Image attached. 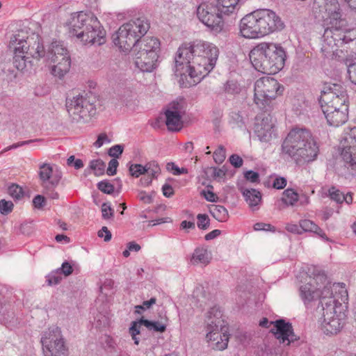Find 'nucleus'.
<instances>
[{
    "mask_svg": "<svg viewBox=\"0 0 356 356\" xmlns=\"http://www.w3.org/2000/svg\"><path fill=\"white\" fill-rule=\"evenodd\" d=\"M45 60L53 63L51 74L63 78L70 70L71 59L68 50L60 42H53L48 48Z\"/></svg>",
    "mask_w": 356,
    "mask_h": 356,
    "instance_id": "ddd939ff",
    "label": "nucleus"
},
{
    "mask_svg": "<svg viewBox=\"0 0 356 356\" xmlns=\"http://www.w3.org/2000/svg\"><path fill=\"white\" fill-rule=\"evenodd\" d=\"M145 170H147L146 173L148 175H151L152 177H156L161 171L158 163L155 161H152L146 163Z\"/></svg>",
    "mask_w": 356,
    "mask_h": 356,
    "instance_id": "72a5a7b5",
    "label": "nucleus"
},
{
    "mask_svg": "<svg viewBox=\"0 0 356 356\" xmlns=\"http://www.w3.org/2000/svg\"><path fill=\"white\" fill-rule=\"evenodd\" d=\"M225 149L220 145L213 153V159L216 163H221L225 159Z\"/></svg>",
    "mask_w": 356,
    "mask_h": 356,
    "instance_id": "37998d69",
    "label": "nucleus"
},
{
    "mask_svg": "<svg viewBox=\"0 0 356 356\" xmlns=\"http://www.w3.org/2000/svg\"><path fill=\"white\" fill-rule=\"evenodd\" d=\"M140 323H143V325L145 326L149 330L163 332L166 330V323L163 321H152L142 318L140 319Z\"/></svg>",
    "mask_w": 356,
    "mask_h": 356,
    "instance_id": "c85d7f7f",
    "label": "nucleus"
},
{
    "mask_svg": "<svg viewBox=\"0 0 356 356\" xmlns=\"http://www.w3.org/2000/svg\"><path fill=\"white\" fill-rule=\"evenodd\" d=\"M329 196L330 197L339 204H341L344 201V194L342 193L339 189L336 187H331L329 191Z\"/></svg>",
    "mask_w": 356,
    "mask_h": 356,
    "instance_id": "f704fd0d",
    "label": "nucleus"
},
{
    "mask_svg": "<svg viewBox=\"0 0 356 356\" xmlns=\"http://www.w3.org/2000/svg\"><path fill=\"white\" fill-rule=\"evenodd\" d=\"M254 103L261 109H265L273 99L283 91L278 81L269 76L259 79L254 83Z\"/></svg>",
    "mask_w": 356,
    "mask_h": 356,
    "instance_id": "4468645a",
    "label": "nucleus"
},
{
    "mask_svg": "<svg viewBox=\"0 0 356 356\" xmlns=\"http://www.w3.org/2000/svg\"><path fill=\"white\" fill-rule=\"evenodd\" d=\"M129 170L131 175L135 177H138L140 175H144L147 171V170H145V165L143 166L140 164L131 165Z\"/></svg>",
    "mask_w": 356,
    "mask_h": 356,
    "instance_id": "ea45409f",
    "label": "nucleus"
},
{
    "mask_svg": "<svg viewBox=\"0 0 356 356\" xmlns=\"http://www.w3.org/2000/svg\"><path fill=\"white\" fill-rule=\"evenodd\" d=\"M203 195L207 201L216 202V195L212 191H203Z\"/></svg>",
    "mask_w": 356,
    "mask_h": 356,
    "instance_id": "774afa93",
    "label": "nucleus"
},
{
    "mask_svg": "<svg viewBox=\"0 0 356 356\" xmlns=\"http://www.w3.org/2000/svg\"><path fill=\"white\" fill-rule=\"evenodd\" d=\"M230 163L235 168H240L243 165V159L237 154H233L229 157Z\"/></svg>",
    "mask_w": 356,
    "mask_h": 356,
    "instance_id": "6e6d98bb",
    "label": "nucleus"
},
{
    "mask_svg": "<svg viewBox=\"0 0 356 356\" xmlns=\"http://www.w3.org/2000/svg\"><path fill=\"white\" fill-rule=\"evenodd\" d=\"M118 166V161L113 159L108 163V167L107 168L106 172L108 175H114L116 174L117 168Z\"/></svg>",
    "mask_w": 356,
    "mask_h": 356,
    "instance_id": "3c124183",
    "label": "nucleus"
},
{
    "mask_svg": "<svg viewBox=\"0 0 356 356\" xmlns=\"http://www.w3.org/2000/svg\"><path fill=\"white\" fill-rule=\"evenodd\" d=\"M320 8L326 13L325 29L322 37L321 52L325 57L332 58L338 50L339 44L343 43L344 35L341 30L347 26L346 19L342 17L341 9L338 0H315L314 8Z\"/></svg>",
    "mask_w": 356,
    "mask_h": 356,
    "instance_id": "f03ea898",
    "label": "nucleus"
},
{
    "mask_svg": "<svg viewBox=\"0 0 356 356\" xmlns=\"http://www.w3.org/2000/svg\"><path fill=\"white\" fill-rule=\"evenodd\" d=\"M149 27V22L145 17L132 19L119 28L112 36L113 41L121 50L128 51L135 47Z\"/></svg>",
    "mask_w": 356,
    "mask_h": 356,
    "instance_id": "1a4fd4ad",
    "label": "nucleus"
},
{
    "mask_svg": "<svg viewBox=\"0 0 356 356\" xmlns=\"http://www.w3.org/2000/svg\"><path fill=\"white\" fill-rule=\"evenodd\" d=\"M282 152L289 156L297 165H304L314 161L319 147L311 131L305 128L292 129L285 138Z\"/></svg>",
    "mask_w": 356,
    "mask_h": 356,
    "instance_id": "7ed1b4c3",
    "label": "nucleus"
},
{
    "mask_svg": "<svg viewBox=\"0 0 356 356\" xmlns=\"http://www.w3.org/2000/svg\"><path fill=\"white\" fill-rule=\"evenodd\" d=\"M239 190L251 210L253 211L258 210L262 201L261 193L253 188L247 189L241 187Z\"/></svg>",
    "mask_w": 356,
    "mask_h": 356,
    "instance_id": "5701e85b",
    "label": "nucleus"
},
{
    "mask_svg": "<svg viewBox=\"0 0 356 356\" xmlns=\"http://www.w3.org/2000/svg\"><path fill=\"white\" fill-rule=\"evenodd\" d=\"M239 0H218V3L222 7L225 15L232 13Z\"/></svg>",
    "mask_w": 356,
    "mask_h": 356,
    "instance_id": "2f4dec72",
    "label": "nucleus"
},
{
    "mask_svg": "<svg viewBox=\"0 0 356 356\" xmlns=\"http://www.w3.org/2000/svg\"><path fill=\"white\" fill-rule=\"evenodd\" d=\"M286 229L289 232H291V233H293V234H302V231L300 230V225H297L296 224H287L286 226Z\"/></svg>",
    "mask_w": 356,
    "mask_h": 356,
    "instance_id": "052dcab7",
    "label": "nucleus"
},
{
    "mask_svg": "<svg viewBox=\"0 0 356 356\" xmlns=\"http://www.w3.org/2000/svg\"><path fill=\"white\" fill-rule=\"evenodd\" d=\"M222 7L217 2H203L197 8L200 21L216 32H220L224 26Z\"/></svg>",
    "mask_w": 356,
    "mask_h": 356,
    "instance_id": "dca6fc26",
    "label": "nucleus"
},
{
    "mask_svg": "<svg viewBox=\"0 0 356 356\" xmlns=\"http://www.w3.org/2000/svg\"><path fill=\"white\" fill-rule=\"evenodd\" d=\"M244 177L246 180L250 181L252 183H259V175L258 172H254L252 170L247 171L244 173Z\"/></svg>",
    "mask_w": 356,
    "mask_h": 356,
    "instance_id": "49530a36",
    "label": "nucleus"
},
{
    "mask_svg": "<svg viewBox=\"0 0 356 356\" xmlns=\"http://www.w3.org/2000/svg\"><path fill=\"white\" fill-rule=\"evenodd\" d=\"M61 280V277L58 275H51L48 277V284L49 285H56L60 283Z\"/></svg>",
    "mask_w": 356,
    "mask_h": 356,
    "instance_id": "69168bd1",
    "label": "nucleus"
},
{
    "mask_svg": "<svg viewBox=\"0 0 356 356\" xmlns=\"http://www.w3.org/2000/svg\"><path fill=\"white\" fill-rule=\"evenodd\" d=\"M348 95L340 84L326 83L321 90L319 102L327 122L339 127L348 119Z\"/></svg>",
    "mask_w": 356,
    "mask_h": 356,
    "instance_id": "20e7f679",
    "label": "nucleus"
},
{
    "mask_svg": "<svg viewBox=\"0 0 356 356\" xmlns=\"http://www.w3.org/2000/svg\"><path fill=\"white\" fill-rule=\"evenodd\" d=\"M209 327V331H207L206 339L209 346L216 350H223L227 348L229 337L226 334V330L223 327L219 328L218 330H211Z\"/></svg>",
    "mask_w": 356,
    "mask_h": 356,
    "instance_id": "4be33fe9",
    "label": "nucleus"
},
{
    "mask_svg": "<svg viewBox=\"0 0 356 356\" xmlns=\"http://www.w3.org/2000/svg\"><path fill=\"white\" fill-rule=\"evenodd\" d=\"M166 169L168 171L172 173L174 175H180L181 174H187L188 169L185 168H179L173 162H169L166 164Z\"/></svg>",
    "mask_w": 356,
    "mask_h": 356,
    "instance_id": "4c0bfd02",
    "label": "nucleus"
},
{
    "mask_svg": "<svg viewBox=\"0 0 356 356\" xmlns=\"http://www.w3.org/2000/svg\"><path fill=\"white\" fill-rule=\"evenodd\" d=\"M102 218L108 220L113 217L114 211L108 203H103L101 208Z\"/></svg>",
    "mask_w": 356,
    "mask_h": 356,
    "instance_id": "79ce46f5",
    "label": "nucleus"
},
{
    "mask_svg": "<svg viewBox=\"0 0 356 356\" xmlns=\"http://www.w3.org/2000/svg\"><path fill=\"white\" fill-rule=\"evenodd\" d=\"M334 299H329L328 302H322L323 321L321 328L326 334H336L343 326L344 314L337 309L341 307V302L345 303L348 300L347 291L342 289ZM325 296H323L325 301Z\"/></svg>",
    "mask_w": 356,
    "mask_h": 356,
    "instance_id": "9d476101",
    "label": "nucleus"
},
{
    "mask_svg": "<svg viewBox=\"0 0 356 356\" xmlns=\"http://www.w3.org/2000/svg\"><path fill=\"white\" fill-rule=\"evenodd\" d=\"M161 44L158 38L147 37L136 44L134 49V61L143 72H152L157 67Z\"/></svg>",
    "mask_w": 356,
    "mask_h": 356,
    "instance_id": "f8f14e48",
    "label": "nucleus"
},
{
    "mask_svg": "<svg viewBox=\"0 0 356 356\" xmlns=\"http://www.w3.org/2000/svg\"><path fill=\"white\" fill-rule=\"evenodd\" d=\"M142 325L143 323H140V320L138 321H133L129 328V334L131 335L134 343L136 345L139 343V339L136 336L140 334V328Z\"/></svg>",
    "mask_w": 356,
    "mask_h": 356,
    "instance_id": "c9c22d12",
    "label": "nucleus"
},
{
    "mask_svg": "<svg viewBox=\"0 0 356 356\" xmlns=\"http://www.w3.org/2000/svg\"><path fill=\"white\" fill-rule=\"evenodd\" d=\"M197 218V227L202 229H206L209 225V218L206 214H198Z\"/></svg>",
    "mask_w": 356,
    "mask_h": 356,
    "instance_id": "c03bdc74",
    "label": "nucleus"
},
{
    "mask_svg": "<svg viewBox=\"0 0 356 356\" xmlns=\"http://www.w3.org/2000/svg\"><path fill=\"white\" fill-rule=\"evenodd\" d=\"M230 117L233 122L238 126L241 127L244 124L243 122V117L238 112H232Z\"/></svg>",
    "mask_w": 356,
    "mask_h": 356,
    "instance_id": "4d7b16f0",
    "label": "nucleus"
},
{
    "mask_svg": "<svg viewBox=\"0 0 356 356\" xmlns=\"http://www.w3.org/2000/svg\"><path fill=\"white\" fill-rule=\"evenodd\" d=\"M298 200V194L291 188L286 189L281 198L282 202L286 206H293Z\"/></svg>",
    "mask_w": 356,
    "mask_h": 356,
    "instance_id": "c756f323",
    "label": "nucleus"
},
{
    "mask_svg": "<svg viewBox=\"0 0 356 356\" xmlns=\"http://www.w3.org/2000/svg\"><path fill=\"white\" fill-rule=\"evenodd\" d=\"M8 194L16 200L21 199L23 195V190L21 187L16 184H12L8 189Z\"/></svg>",
    "mask_w": 356,
    "mask_h": 356,
    "instance_id": "58836bf2",
    "label": "nucleus"
},
{
    "mask_svg": "<svg viewBox=\"0 0 356 356\" xmlns=\"http://www.w3.org/2000/svg\"><path fill=\"white\" fill-rule=\"evenodd\" d=\"M286 185V179L284 177H276L273 181V187L277 189H282Z\"/></svg>",
    "mask_w": 356,
    "mask_h": 356,
    "instance_id": "603ef678",
    "label": "nucleus"
},
{
    "mask_svg": "<svg viewBox=\"0 0 356 356\" xmlns=\"http://www.w3.org/2000/svg\"><path fill=\"white\" fill-rule=\"evenodd\" d=\"M123 152V146L120 145H115L110 148L108 154L111 156L118 158Z\"/></svg>",
    "mask_w": 356,
    "mask_h": 356,
    "instance_id": "09e8293b",
    "label": "nucleus"
},
{
    "mask_svg": "<svg viewBox=\"0 0 356 356\" xmlns=\"http://www.w3.org/2000/svg\"><path fill=\"white\" fill-rule=\"evenodd\" d=\"M300 295L306 305L318 300L322 305L323 296L326 297L324 302H328L330 298L334 299L339 296L337 293L333 295L331 283L320 270H315L314 277H310L309 282L300 287Z\"/></svg>",
    "mask_w": 356,
    "mask_h": 356,
    "instance_id": "9b49d317",
    "label": "nucleus"
},
{
    "mask_svg": "<svg viewBox=\"0 0 356 356\" xmlns=\"http://www.w3.org/2000/svg\"><path fill=\"white\" fill-rule=\"evenodd\" d=\"M163 195L170 197L174 194V190L172 187L168 184H165L162 187Z\"/></svg>",
    "mask_w": 356,
    "mask_h": 356,
    "instance_id": "e2e57ef3",
    "label": "nucleus"
},
{
    "mask_svg": "<svg viewBox=\"0 0 356 356\" xmlns=\"http://www.w3.org/2000/svg\"><path fill=\"white\" fill-rule=\"evenodd\" d=\"M65 275V276H68L72 273V266L67 261L63 263L61 268L58 269Z\"/></svg>",
    "mask_w": 356,
    "mask_h": 356,
    "instance_id": "13d9d810",
    "label": "nucleus"
},
{
    "mask_svg": "<svg viewBox=\"0 0 356 356\" xmlns=\"http://www.w3.org/2000/svg\"><path fill=\"white\" fill-rule=\"evenodd\" d=\"M99 191L106 194H112L114 192V186L108 181H102L97 184Z\"/></svg>",
    "mask_w": 356,
    "mask_h": 356,
    "instance_id": "a19ab883",
    "label": "nucleus"
},
{
    "mask_svg": "<svg viewBox=\"0 0 356 356\" xmlns=\"http://www.w3.org/2000/svg\"><path fill=\"white\" fill-rule=\"evenodd\" d=\"M239 26L243 37L258 38L282 30L284 23L274 11L261 9L243 17Z\"/></svg>",
    "mask_w": 356,
    "mask_h": 356,
    "instance_id": "39448f33",
    "label": "nucleus"
},
{
    "mask_svg": "<svg viewBox=\"0 0 356 356\" xmlns=\"http://www.w3.org/2000/svg\"><path fill=\"white\" fill-rule=\"evenodd\" d=\"M138 197L140 201L146 204H150L153 200L152 196L145 191H140L138 194Z\"/></svg>",
    "mask_w": 356,
    "mask_h": 356,
    "instance_id": "5fc2aeb1",
    "label": "nucleus"
},
{
    "mask_svg": "<svg viewBox=\"0 0 356 356\" xmlns=\"http://www.w3.org/2000/svg\"><path fill=\"white\" fill-rule=\"evenodd\" d=\"M218 56V49L211 44H184L175 56V72L181 76H189L194 83H198L213 68Z\"/></svg>",
    "mask_w": 356,
    "mask_h": 356,
    "instance_id": "f257e3e1",
    "label": "nucleus"
},
{
    "mask_svg": "<svg viewBox=\"0 0 356 356\" xmlns=\"http://www.w3.org/2000/svg\"><path fill=\"white\" fill-rule=\"evenodd\" d=\"M341 156L343 161L350 165L356 163V127L350 129L341 143Z\"/></svg>",
    "mask_w": 356,
    "mask_h": 356,
    "instance_id": "aec40b11",
    "label": "nucleus"
},
{
    "mask_svg": "<svg viewBox=\"0 0 356 356\" xmlns=\"http://www.w3.org/2000/svg\"><path fill=\"white\" fill-rule=\"evenodd\" d=\"M165 124L170 131H179L182 127L181 117L177 108L173 107V109H168L165 113Z\"/></svg>",
    "mask_w": 356,
    "mask_h": 356,
    "instance_id": "393cba45",
    "label": "nucleus"
},
{
    "mask_svg": "<svg viewBox=\"0 0 356 356\" xmlns=\"http://www.w3.org/2000/svg\"><path fill=\"white\" fill-rule=\"evenodd\" d=\"M9 48L13 51V63L19 71L31 69L35 60L46 58L47 51L38 35L35 40H25L20 33L15 34L10 38Z\"/></svg>",
    "mask_w": 356,
    "mask_h": 356,
    "instance_id": "423d86ee",
    "label": "nucleus"
},
{
    "mask_svg": "<svg viewBox=\"0 0 356 356\" xmlns=\"http://www.w3.org/2000/svg\"><path fill=\"white\" fill-rule=\"evenodd\" d=\"M254 229L257 231H272L275 232V227L272 226L270 224L264 223V222H257L254 225Z\"/></svg>",
    "mask_w": 356,
    "mask_h": 356,
    "instance_id": "de8ad7c7",
    "label": "nucleus"
},
{
    "mask_svg": "<svg viewBox=\"0 0 356 356\" xmlns=\"http://www.w3.org/2000/svg\"><path fill=\"white\" fill-rule=\"evenodd\" d=\"M65 106L72 120L76 122H86L96 113L94 103L81 95L67 98Z\"/></svg>",
    "mask_w": 356,
    "mask_h": 356,
    "instance_id": "2eb2a0df",
    "label": "nucleus"
},
{
    "mask_svg": "<svg viewBox=\"0 0 356 356\" xmlns=\"http://www.w3.org/2000/svg\"><path fill=\"white\" fill-rule=\"evenodd\" d=\"M254 131L259 140L268 143L276 137L275 122L268 114H261L255 118Z\"/></svg>",
    "mask_w": 356,
    "mask_h": 356,
    "instance_id": "a211bd4d",
    "label": "nucleus"
},
{
    "mask_svg": "<svg viewBox=\"0 0 356 356\" xmlns=\"http://www.w3.org/2000/svg\"><path fill=\"white\" fill-rule=\"evenodd\" d=\"M347 70L350 81L356 85V61L349 64Z\"/></svg>",
    "mask_w": 356,
    "mask_h": 356,
    "instance_id": "a18cd8bd",
    "label": "nucleus"
},
{
    "mask_svg": "<svg viewBox=\"0 0 356 356\" xmlns=\"http://www.w3.org/2000/svg\"><path fill=\"white\" fill-rule=\"evenodd\" d=\"M220 234V231L219 229H214L212 232H211L208 233L207 234H206L205 236H204V238L207 241H209V240L215 238L216 237H217Z\"/></svg>",
    "mask_w": 356,
    "mask_h": 356,
    "instance_id": "338daca9",
    "label": "nucleus"
},
{
    "mask_svg": "<svg viewBox=\"0 0 356 356\" xmlns=\"http://www.w3.org/2000/svg\"><path fill=\"white\" fill-rule=\"evenodd\" d=\"M105 163L101 159L92 160L90 162V168L96 176L102 175L105 171Z\"/></svg>",
    "mask_w": 356,
    "mask_h": 356,
    "instance_id": "473e14b6",
    "label": "nucleus"
},
{
    "mask_svg": "<svg viewBox=\"0 0 356 356\" xmlns=\"http://www.w3.org/2000/svg\"><path fill=\"white\" fill-rule=\"evenodd\" d=\"M40 140L39 139H35V140H25V141H22V142H19V143H14L12 145L8 147L6 149V151H8V150H10V149H15V148H17L19 147H22L23 145H28V144H30L31 143H33V142H35V141H40Z\"/></svg>",
    "mask_w": 356,
    "mask_h": 356,
    "instance_id": "bf43d9fd",
    "label": "nucleus"
},
{
    "mask_svg": "<svg viewBox=\"0 0 356 356\" xmlns=\"http://www.w3.org/2000/svg\"><path fill=\"white\" fill-rule=\"evenodd\" d=\"M55 187L49 186L48 188H44L46 190V194L48 197L52 200H57L59 197L58 193L54 190Z\"/></svg>",
    "mask_w": 356,
    "mask_h": 356,
    "instance_id": "0e129e2a",
    "label": "nucleus"
},
{
    "mask_svg": "<svg viewBox=\"0 0 356 356\" xmlns=\"http://www.w3.org/2000/svg\"><path fill=\"white\" fill-rule=\"evenodd\" d=\"M300 227L302 231L305 232H312L318 235L323 240L328 241L329 238L326 236L324 231L319 227L315 222L308 219H303L300 220Z\"/></svg>",
    "mask_w": 356,
    "mask_h": 356,
    "instance_id": "bb28decb",
    "label": "nucleus"
},
{
    "mask_svg": "<svg viewBox=\"0 0 356 356\" xmlns=\"http://www.w3.org/2000/svg\"><path fill=\"white\" fill-rule=\"evenodd\" d=\"M253 67L264 74H276L285 64L286 58L284 48L278 44L261 42L250 52Z\"/></svg>",
    "mask_w": 356,
    "mask_h": 356,
    "instance_id": "0eeeda50",
    "label": "nucleus"
},
{
    "mask_svg": "<svg viewBox=\"0 0 356 356\" xmlns=\"http://www.w3.org/2000/svg\"><path fill=\"white\" fill-rule=\"evenodd\" d=\"M104 142H109L108 136L106 134H101L98 136L97 140L95 142L94 145L97 147H100Z\"/></svg>",
    "mask_w": 356,
    "mask_h": 356,
    "instance_id": "680f3d73",
    "label": "nucleus"
},
{
    "mask_svg": "<svg viewBox=\"0 0 356 356\" xmlns=\"http://www.w3.org/2000/svg\"><path fill=\"white\" fill-rule=\"evenodd\" d=\"M270 332L282 343L286 342V344L289 345L291 342L298 340V337L293 333L292 325L285 322L283 319L275 321L273 328L270 329Z\"/></svg>",
    "mask_w": 356,
    "mask_h": 356,
    "instance_id": "6ab92c4d",
    "label": "nucleus"
},
{
    "mask_svg": "<svg viewBox=\"0 0 356 356\" xmlns=\"http://www.w3.org/2000/svg\"><path fill=\"white\" fill-rule=\"evenodd\" d=\"M222 91L227 95H236L241 92V86L235 80H228L222 87Z\"/></svg>",
    "mask_w": 356,
    "mask_h": 356,
    "instance_id": "7c9ffc66",
    "label": "nucleus"
},
{
    "mask_svg": "<svg viewBox=\"0 0 356 356\" xmlns=\"http://www.w3.org/2000/svg\"><path fill=\"white\" fill-rule=\"evenodd\" d=\"M210 252L207 248H197L191 258V264L193 265H207L211 261Z\"/></svg>",
    "mask_w": 356,
    "mask_h": 356,
    "instance_id": "a878e982",
    "label": "nucleus"
},
{
    "mask_svg": "<svg viewBox=\"0 0 356 356\" xmlns=\"http://www.w3.org/2000/svg\"><path fill=\"white\" fill-rule=\"evenodd\" d=\"M14 204L12 201L4 199L0 200V213L6 216L10 213L13 210Z\"/></svg>",
    "mask_w": 356,
    "mask_h": 356,
    "instance_id": "e433bc0d",
    "label": "nucleus"
},
{
    "mask_svg": "<svg viewBox=\"0 0 356 356\" xmlns=\"http://www.w3.org/2000/svg\"><path fill=\"white\" fill-rule=\"evenodd\" d=\"M98 236L100 238L104 237L105 241H109L111 239V233L106 227L102 228L98 232Z\"/></svg>",
    "mask_w": 356,
    "mask_h": 356,
    "instance_id": "864d4df0",
    "label": "nucleus"
},
{
    "mask_svg": "<svg viewBox=\"0 0 356 356\" xmlns=\"http://www.w3.org/2000/svg\"><path fill=\"white\" fill-rule=\"evenodd\" d=\"M221 316L222 314L218 307H211L206 315V331H209V327H211V330H216L222 327L223 321L221 319Z\"/></svg>",
    "mask_w": 356,
    "mask_h": 356,
    "instance_id": "b1692460",
    "label": "nucleus"
},
{
    "mask_svg": "<svg viewBox=\"0 0 356 356\" xmlns=\"http://www.w3.org/2000/svg\"><path fill=\"white\" fill-rule=\"evenodd\" d=\"M46 203V199L41 195H37L33 200V204L37 209L42 208Z\"/></svg>",
    "mask_w": 356,
    "mask_h": 356,
    "instance_id": "8fccbe9b",
    "label": "nucleus"
},
{
    "mask_svg": "<svg viewBox=\"0 0 356 356\" xmlns=\"http://www.w3.org/2000/svg\"><path fill=\"white\" fill-rule=\"evenodd\" d=\"M70 31L83 44L101 45L105 42V31L97 18L83 12L72 14Z\"/></svg>",
    "mask_w": 356,
    "mask_h": 356,
    "instance_id": "6e6552de",
    "label": "nucleus"
},
{
    "mask_svg": "<svg viewBox=\"0 0 356 356\" xmlns=\"http://www.w3.org/2000/svg\"><path fill=\"white\" fill-rule=\"evenodd\" d=\"M41 343L44 356H67V348L61 331L58 327L44 332Z\"/></svg>",
    "mask_w": 356,
    "mask_h": 356,
    "instance_id": "f3484780",
    "label": "nucleus"
},
{
    "mask_svg": "<svg viewBox=\"0 0 356 356\" xmlns=\"http://www.w3.org/2000/svg\"><path fill=\"white\" fill-rule=\"evenodd\" d=\"M38 174L41 186L44 188L56 187L61 179V172L49 163L40 164Z\"/></svg>",
    "mask_w": 356,
    "mask_h": 356,
    "instance_id": "412c9836",
    "label": "nucleus"
},
{
    "mask_svg": "<svg viewBox=\"0 0 356 356\" xmlns=\"http://www.w3.org/2000/svg\"><path fill=\"white\" fill-rule=\"evenodd\" d=\"M209 212L219 222H225L229 218L227 209L222 205H211L209 207Z\"/></svg>",
    "mask_w": 356,
    "mask_h": 356,
    "instance_id": "cd10ccee",
    "label": "nucleus"
}]
</instances>
